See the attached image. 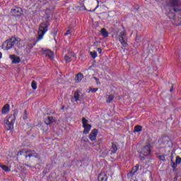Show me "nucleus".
<instances>
[{"label":"nucleus","instance_id":"obj_1","mask_svg":"<svg viewBox=\"0 0 181 181\" xmlns=\"http://www.w3.org/2000/svg\"><path fill=\"white\" fill-rule=\"evenodd\" d=\"M95 1H97L98 5L95 8V9L88 10V12H95V10L98 9V8L100 7V1H98V0ZM95 4V1H93L92 0H79V6H78L77 8L78 9H79V11H87L86 5V6H94Z\"/></svg>","mask_w":181,"mask_h":181},{"label":"nucleus","instance_id":"obj_2","mask_svg":"<svg viewBox=\"0 0 181 181\" xmlns=\"http://www.w3.org/2000/svg\"><path fill=\"white\" fill-rule=\"evenodd\" d=\"M179 5H180L179 0H169V6L167 7V15L172 22L175 21V12H176L175 6H179Z\"/></svg>","mask_w":181,"mask_h":181},{"label":"nucleus","instance_id":"obj_3","mask_svg":"<svg viewBox=\"0 0 181 181\" xmlns=\"http://www.w3.org/2000/svg\"><path fill=\"white\" fill-rule=\"evenodd\" d=\"M49 25H50V24L49 23L48 21H44L40 25V28L38 30L37 42H39V40H42V39H43V36H45V34L46 33V32H47V28H49Z\"/></svg>","mask_w":181,"mask_h":181},{"label":"nucleus","instance_id":"obj_4","mask_svg":"<svg viewBox=\"0 0 181 181\" xmlns=\"http://www.w3.org/2000/svg\"><path fill=\"white\" fill-rule=\"evenodd\" d=\"M15 115H11L4 120L5 127L7 131L13 129V124H15Z\"/></svg>","mask_w":181,"mask_h":181},{"label":"nucleus","instance_id":"obj_5","mask_svg":"<svg viewBox=\"0 0 181 181\" xmlns=\"http://www.w3.org/2000/svg\"><path fill=\"white\" fill-rule=\"evenodd\" d=\"M117 39L120 42L121 45H123L124 47H127L128 46V38L127 37V31L120 32L117 37Z\"/></svg>","mask_w":181,"mask_h":181},{"label":"nucleus","instance_id":"obj_6","mask_svg":"<svg viewBox=\"0 0 181 181\" xmlns=\"http://www.w3.org/2000/svg\"><path fill=\"white\" fill-rule=\"evenodd\" d=\"M16 42V37H12L11 38L6 40L3 43V48L5 50H9V49H12V47H13V46H15Z\"/></svg>","mask_w":181,"mask_h":181},{"label":"nucleus","instance_id":"obj_7","mask_svg":"<svg viewBox=\"0 0 181 181\" xmlns=\"http://www.w3.org/2000/svg\"><path fill=\"white\" fill-rule=\"evenodd\" d=\"M28 153V155H25V158H39V154L35 152L34 151L22 149L18 153V156L19 155H22V153Z\"/></svg>","mask_w":181,"mask_h":181},{"label":"nucleus","instance_id":"obj_8","mask_svg":"<svg viewBox=\"0 0 181 181\" xmlns=\"http://www.w3.org/2000/svg\"><path fill=\"white\" fill-rule=\"evenodd\" d=\"M82 124L83 128V134L87 135L89 134L90 131H91L92 126L91 124H88V121L87 119H86V117L82 118Z\"/></svg>","mask_w":181,"mask_h":181},{"label":"nucleus","instance_id":"obj_9","mask_svg":"<svg viewBox=\"0 0 181 181\" xmlns=\"http://www.w3.org/2000/svg\"><path fill=\"white\" fill-rule=\"evenodd\" d=\"M22 8H21V7H15L14 8H12L11 12H10V15H11V16H21V15H22Z\"/></svg>","mask_w":181,"mask_h":181},{"label":"nucleus","instance_id":"obj_10","mask_svg":"<svg viewBox=\"0 0 181 181\" xmlns=\"http://www.w3.org/2000/svg\"><path fill=\"white\" fill-rule=\"evenodd\" d=\"M151 144L144 146L141 150V155H144V156H149V155H151Z\"/></svg>","mask_w":181,"mask_h":181},{"label":"nucleus","instance_id":"obj_11","mask_svg":"<svg viewBox=\"0 0 181 181\" xmlns=\"http://www.w3.org/2000/svg\"><path fill=\"white\" fill-rule=\"evenodd\" d=\"M169 141H170V139L168 136H162L160 139H159L158 142L160 145H163V146H166L169 144Z\"/></svg>","mask_w":181,"mask_h":181},{"label":"nucleus","instance_id":"obj_12","mask_svg":"<svg viewBox=\"0 0 181 181\" xmlns=\"http://www.w3.org/2000/svg\"><path fill=\"white\" fill-rule=\"evenodd\" d=\"M97 135H98V129H94L89 134V139L91 141H95L97 139Z\"/></svg>","mask_w":181,"mask_h":181},{"label":"nucleus","instance_id":"obj_13","mask_svg":"<svg viewBox=\"0 0 181 181\" xmlns=\"http://www.w3.org/2000/svg\"><path fill=\"white\" fill-rule=\"evenodd\" d=\"M10 59L12 60V63L14 64H18V63H21V58L19 57H16L13 54L10 55Z\"/></svg>","mask_w":181,"mask_h":181},{"label":"nucleus","instance_id":"obj_14","mask_svg":"<svg viewBox=\"0 0 181 181\" xmlns=\"http://www.w3.org/2000/svg\"><path fill=\"white\" fill-rule=\"evenodd\" d=\"M107 179H108V177H107V174H105V173H101L98 175V181H107Z\"/></svg>","mask_w":181,"mask_h":181},{"label":"nucleus","instance_id":"obj_15","mask_svg":"<svg viewBox=\"0 0 181 181\" xmlns=\"http://www.w3.org/2000/svg\"><path fill=\"white\" fill-rule=\"evenodd\" d=\"M138 169H139V165H136V166L133 167L131 172L129 173V176H132L133 175H135L136 172H138Z\"/></svg>","mask_w":181,"mask_h":181},{"label":"nucleus","instance_id":"obj_16","mask_svg":"<svg viewBox=\"0 0 181 181\" xmlns=\"http://www.w3.org/2000/svg\"><path fill=\"white\" fill-rule=\"evenodd\" d=\"M9 108H10V106L8 104H6L3 107H2V110H1V114H8L9 112Z\"/></svg>","mask_w":181,"mask_h":181},{"label":"nucleus","instance_id":"obj_17","mask_svg":"<svg viewBox=\"0 0 181 181\" xmlns=\"http://www.w3.org/2000/svg\"><path fill=\"white\" fill-rule=\"evenodd\" d=\"M83 78H84V76H83V74L81 73L78 74L75 77L76 83H80V81L83 80Z\"/></svg>","mask_w":181,"mask_h":181},{"label":"nucleus","instance_id":"obj_18","mask_svg":"<svg viewBox=\"0 0 181 181\" xmlns=\"http://www.w3.org/2000/svg\"><path fill=\"white\" fill-rule=\"evenodd\" d=\"M56 119L53 117H48L47 119L45 120V124L47 125H50V124H53Z\"/></svg>","mask_w":181,"mask_h":181},{"label":"nucleus","instance_id":"obj_19","mask_svg":"<svg viewBox=\"0 0 181 181\" xmlns=\"http://www.w3.org/2000/svg\"><path fill=\"white\" fill-rule=\"evenodd\" d=\"M117 151H118V146H117V143H112L111 152H112V153H116Z\"/></svg>","mask_w":181,"mask_h":181},{"label":"nucleus","instance_id":"obj_20","mask_svg":"<svg viewBox=\"0 0 181 181\" xmlns=\"http://www.w3.org/2000/svg\"><path fill=\"white\" fill-rule=\"evenodd\" d=\"M74 98L75 99V101L80 100V91L76 90L74 92Z\"/></svg>","mask_w":181,"mask_h":181},{"label":"nucleus","instance_id":"obj_21","mask_svg":"<svg viewBox=\"0 0 181 181\" xmlns=\"http://www.w3.org/2000/svg\"><path fill=\"white\" fill-rule=\"evenodd\" d=\"M115 97L113 95H107V99L106 100L107 104H111L112 103V100H114Z\"/></svg>","mask_w":181,"mask_h":181},{"label":"nucleus","instance_id":"obj_22","mask_svg":"<svg viewBox=\"0 0 181 181\" xmlns=\"http://www.w3.org/2000/svg\"><path fill=\"white\" fill-rule=\"evenodd\" d=\"M100 33L103 37H108V32H107V30L105 28H102Z\"/></svg>","mask_w":181,"mask_h":181},{"label":"nucleus","instance_id":"obj_23","mask_svg":"<svg viewBox=\"0 0 181 181\" xmlns=\"http://www.w3.org/2000/svg\"><path fill=\"white\" fill-rule=\"evenodd\" d=\"M173 23H174V25H175L176 26H180L181 25V14H180V18L177 20H174L173 21Z\"/></svg>","mask_w":181,"mask_h":181},{"label":"nucleus","instance_id":"obj_24","mask_svg":"<svg viewBox=\"0 0 181 181\" xmlns=\"http://www.w3.org/2000/svg\"><path fill=\"white\" fill-rule=\"evenodd\" d=\"M0 168H1V169L4 170V172H11V168H9L8 165H4L0 164Z\"/></svg>","mask_w":181,"mask_h":181},{"label":"nucleus","instance_id":"obj_25","mask_svg":"<svg viewBox=\"0 0 181 181\" xmlns=\"http://www.w3.org/2000/svg\"><path fill=\"white\" fill-rule=\"evenodd\" d=\"M142 131V126L136 125L134 127V132H141Z\"/></svg>","mask_w":181,"mask_h":181},{"label":"nucleus","instance_id":"obj_26","mask_svg":"<svg viewBox=\"0 0 181 181\" xmlns=\"http://www.w3.org/2000/svg\"><path fill=\"white\" fill-rule=\"evenodd\" d=\"M15 45H17L18 47H21L22 46V40H21L20 38H16Z\"/></svg>","mask_w":181,"mask_h":181},{"label":"nucleus","instance_id":"obj_27","mask_svg":"<svg viewBox=\"0 0 181 181\" xmlns=\"http://www.w3.org/2000/svg\"><path fill=\"white\" fill-rule=\"evenodd\" d=\"M31 87L33 90H36V88H37V83L36 82V81H33L31 82Z\"/></svg>","mask_w":181,"mask_h":181},{"label":"nucleus","instance_id":"obj_28","mask_svg":"<svg viewBox=\"0 0 181 181\" xmlns=\"http://www.w3.org/2000/svg\"><path fill=\"white\" fill-rule=\"evenodd\" d=\"M46 54L49 59H53V52L47 50L46 51Z\"/></svg>","mask_w":181,"mask_h":181},{"label":"nucleus","instance_id":"obj_29","mask_svg":"<svg viewBox=\"0 0 181 181\" xmlns=\"http://www.w3.org/2000/svg\"><path fill=\"white\" fill-rule=\"evenodd\" d=\"M64 60H65L66 63H70V62H71V57H70L67 55H65Z\"/></svg>","mask_w":181,"mask_h":181},{"label":"nucleus","instance_id":"obj_30","mask_svg":"<svg viewBox=\"0 0 181 181\" xmlns=\"http://www.w3.org/2000/svg\"><path fill=\"white\" fill-rule=\"evenodd\" d=\"M157 157L158 158V159H160V160H162L163 162H165L166 161V158H165L164 155L158 156Z\"/></svg>","mask_w":181,"mask_h":181},{"label":"nucleus","instance_id":"obj_31","mask_svg":"<svg viewBox=\"0 0 181 181\" xmlns=\"http://www.w3.org/2000/svg\"><path fill=\"white\" fill-rule=\"evenodd\" d=\"M90 55L93 59H95V57H97V52L95 51L91 52Z\"/></svg>","mask_w":181,"mask_h":181},{"label":"nucleus","instance_id":"obj_32","mask_svg":"<svg viewBox=\"0 0 181 181\" xmlns=\"http://www.w3.org/2000/svg\"><path fill=\"white\" fill-rule=\"evenodd\" d=\"M181 163V158L180 157H177L176 158V164L179 165Z\"/></svg>","mask_w":181,"mask_h":181},{"label":"nucleus","instance_id":"obj_33","mask_svg":"<svg viewBox=\"0 0 181 181\" xmlns=\"http://www.w3.org/2000/svg\"><path fill=\"white\" fill-rule=\"evenodd\" d=\"M171 166L173 169H176V168H177V164L175 162H173Z\"/></svg>","mask_w":181,"mask_h":181},{"label":"nucleus","instance_id":"obj_34","mask_svg":"<svg viewBox=\"0 0 181 181\" xmlns=\"http://www.w3.org/2000/svg\"><path fill=\"white\" fill-rule=\"evenodd\" d=\"M23 119H26L28 118V112L26 110L24 111Z\"/></svg>","mask_w":181,"mask_h":181},{"label":"nucleus","instance_id":"obj_35","mask_svg":"<svg viewBox=\"0 0 181 181\" xmlns=\"http://www.w3.org/2000/svg\"><path fill=\"white\" fill-rule=\"evenodd\" d=\"M91 93H97L98 91V88L90 89Z\"/></svg>","mask_w":181,"mask_h":181},{"label":"nucleus","instance_id":"obj_36","mask_svg":"<svg viewBox=\"0 0 181 181\" xmlns=\"http://www.w3.org/2000/svg\"><path fill=\"white\" fill-rule=\"evenodd\" d=\"M71 33V32L70 31V30H67L66 33L64 34L65 36H67V35H70Z\"/></svg>","mask_w":181,"mask_h":181},{"label":"nucleus","instance_id":"obj_37","mask_svg":"<svg viewBox=\"0 0 181 181\" xmlns=\"http://www.w3.org/2000/svg\"><path fill=\"white\" fill-rule=\"evenodd\" d=\"M98 53L101 54V52H103V49L101 48H98Z\"/></svg>","mask_w":181,"mask_h":181},{"label":"nucleus","instance_id":"obj_38","mask_svg":"<svg viewBox=\"0 0 181 181\" xmlns=\"http://www.w3.org/2000/svg\"><path fill=\"white\" fill-rule=\"evenodd\" d=\"M94 78H95V80L97 84H98V81H99L98 78H95V77H94Z\"/></svg>","mask_w":181,"mask_h":181},{"label":"nucleus","instance_id":"obj_39","mask_svg":"<svg viewBox=\"0 0 181 181\" xmlns=\"http://www.w3.org/2000/svg\"><path fill=\"white\" fill-rule=\"evenodd\" d=\"M39 2H46V0H38Z\"/></svg>","mask_w":181,"mask_h":181},{"label":"nucleus","instance_id":"obj_40","mask_svg":"<svg viewBox=\"0 0 181 181\" xmlns=\"http://www.w3.org/2000/svg\"><path fill=\"white\" fill-rule=\"evenodd\" d=\"M173 91V86H172V88L170 90V92L172 93Z\"/></svg>","mask_w":181,"mask_h":181},{"label":"nucleus","instance_id":"obj_41","mask_svg":"<svg viewBox=\"0 0 181 181\" xmlns=\"http://www.w3.org/2000/svg\"><path fill=\"white\" fill-rule=\"evenodd\" d=\"M0 59H2V54L0 52Z\"/></svg>","mask_w":181,"mask_h":181},{"label":"nucleus","instance_id":"obj_42","mask_svg":"<svg viewBox=\"0 0 181 181\" xmlns=\"http://www.w3.org/2000/svg\"><path fill=\"white\" fill-rule=\"evenodd\" d=\"M74 57H76V54H74Z\"/></svg>","mask_w":181,"mask_h":181}]
</instances>
